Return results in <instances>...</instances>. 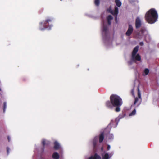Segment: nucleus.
<instances>
[{
    "mask_svg": "<svg viewBox=\"0 0 159 159\" xmlns=\"http://www.w3.org/2000/svg\"><path fill=\"white\" fill-rule=\"evenodd\" d=\"M110 101L106 102L105 105L107 108L112 109L115 107V111L118 112L120 111V107L123 104L122 99L116 94H112L110 97Z\"/></svg>",
    "mask_w": 159,
    "mask_h": 159,
    "instance_id": "nucleus-1",
    "label": "nucleus"
},
{
    "mask_svg": "<svg viewBox=\"0 0 159 159\" xmlns=\"http://www.w3.org/2000/svg\"><path fill=\"white\" fill-rule=\"evenodd\" d=\"M158 18L157 11L153 8L150 9L146 13L145 18L146 20L149 23L152 24L156 22Z\"/></svg>",
    "mask_w": 159,
    "mask_h": 159,
    "instance_id": "nucleus-2",
    "label": "nucleus"
},
{
    "mask_svg": "<svg viewBox=\"0 0 159 159\" xmlns=\"http://www.w3.org/2000/svg\"><path fill=\"white\" fill-rule=\"evenodd\" d=\"M52 20V18H48L45 21L40 23V29L41 30H43L45 29L48 28L49 26V28L52 26L51 25L48 26L49 23L51 22Z\"/></svg>",
    "mask_w": 159,
    "mask_h": 159,
    "instance_id": "nucleus-3",
    "label": "nucleus"
},
{
    "mask_svg": "<svg viewBox=\"0 0 159 159\" xmlns=\"http://www.w3.org/2000/svg\"><path fill=\"white\" fill-rule=\"evenodd\" d=\"M139 47L138 46H136L133 49L132 53V59L134 61L137 60L140 61L141 60V57L139 54L136 55L139 49Z\"/></svg>",
    "mask_w": 159,
    "mask_h": 159,
    "instance_id": "nucleus-4",
    "label": "nucleus"
},
{
    "mask_svg": "<svg viewBox=\"0 0 159 159\" xmlns=\"http://www.w3.org/2000/svg\"><path fill=\"white\" fill-rule=\"evenodd\" d=\"M138 95V98L136 97L135 98V100L134 102V104L136 105L138 103L137 106H139L141 103L142 101V98L141 97V94L140 91L139 90V86L137 87Z\"/></svg>",
    "mask_w": 159,
    "mask_h": 159,
    "instance_id": "nucleus-5",
    "label": "nucleus"
},
{
    "mask_svg": "<svg viewBox=\"0 0 159 159\" xmlns=\"http://www.w3.org/2000/svg\"><path fill=\"white\" fill-rule=\"evenodd\" d=\"M107 11L111 13L114 16H115V20L116 21L117 19V15L118 13V9L116 7H115L114 11L112 10L111 7H110L108 10Z\"/></svg>",
    "mask_w": 159,
    "mask_h": 159,
    "instance_id": "nucleus-6",
    "label": "nucleus"
},
{
    "mask_svg": "<svg viewBox=\"0 0 159 159\" xmlns=\"http://www.w3.org/2000/svg\"><path fill=\"white\" fill-rule=\"evenodd\" d=\"M133 31V29L132 26L130 25H129L128 26V28L127 31L125 33V34L127 36H130Z\"/></svg>",
    "mask_w": 159,
    "mask_h": 159,
    "instance_id": "nucleus-7",
    "label": "nucleus"
},
{
    "mask_svg": "<svg viewBox=\"0 0 159 159\" xmlns=\"http://www.w3.org/2000/svg\"><path fill=\"white\" fill-rule=\"evenodd\" d=\"M141 25V20L139 17H137L135 20V27L136 29L139 28Z\"/></svg>",
    "mask_w": 159,
    "mask_h": 159,
    "instance_id": "nucleus-8",
    "label": "nucleus"
},
{
    "mask_svg": "<svg viewBox=\"0 0 159 159\" xmlns=\"http://www.w3.org/2000/svg\"><path fill=\"white\" fill-rule=\"evenodd\" d=\"M90 159H102V158L99 155L96 153L94 155L90 156Z\"/></svg>",
    "mask_w": 159,
    "mask_h": 159,
    "instance_id": "nucleus-9",
    "label": "nucleus"
},
{
    "mask_svg": "<svg viewBox=\"0 0 159 159\" xmlns=\"http://www.w3.org/2000/svg\"><path fill=\"white\" fill-rule=\"evenodd\" d=\"M54 148L55 150H58L60 148V145L59 144L57 141H55L54 143Z\"/></svg>",
    "mask_w": 159,
    "mask_h": 159,
    "instance_id": "nucleus-10",
    "label": "nucleus"
},
{
    "mask_svg": "<svg viewBox=\"0 0 159 159\" xmlns=\"http://www.w3.org/2000/svg\"><path fill=\"white\" fill-rule=\"evenodd\" d=\"M52 157L53 159H59V155L57 153L54 152L52 154Z\"/></svg>",
    "mask_w": 159,
    "mask_h": 159,
    "instance_id": "nucleus-11",
    "label": "nucleus"
},
{
    "mask_svg": "<svg viewBox=\"0 0 159 159\" xmlns=\"http://www.w3.org/2000/svg\"><path fill=\"white\" fill-rule=\"evenodd\" d=\"M42 143L43 147H44L45 145H49L50 143V142L48 141H46L44 139L43 140Z\"/></svg>",
    "mask_w": 159,
    "mask_h": 159,
    "instance_id": "nucleus-12",
    "label": "nucleus"
},
{
    "mask_svg": "<svg viewBox=\"0 0 159 159\" xmlns=\"http://www.w3.org/2000/svg\"><path fill=\"white\" fill-rule=\"evenodd\" d=\"M104 138V134L103 133H102L99 135V142L101 143L102 142Z\"/></svg>",
    "mask_w": 159,
    "mask_h": 159,
    "instance_id": "nucleus-13",
    "label": "nucleus"
},
{
    "mask_svg": "<svg viewBox=\"0 0 159 159\" xmlns=\"http://www.w3.org/2000/svg\"><path fill=\"white\" fill-rule=\"evenodd\" d=\"M145 32V30L144 29H141L138 33V35L140 36H142L143 34Z\"/></svg>",
    "mask_w": 159,
    "mask_h": 159,
    "instance_id": "nucleus-14",
    "label": "nucleus"
},
{
    "mask_svg": "<svg viewBox=\"0 0 159 159\" xmlns=\"http://www.w3.org/2000/svg\"><path fill=\"white\" fill-rule=\"evenodd\" d=\"M115 2L118 7H120L121 6V3L119 0H115Z\"/></svg>",
    "mask_w": 159,
    "mask_h": 159,
    "instance_id": "nucleus-15",
    "label": "nucleus"
},
{
    "mask_svg": "<svg viewBox=\"0 0 159 159\" xmlns=\"http://www.w3.org/2000/svg\"><path fill=\"white\" fill-rule=\"evenodd\" d=\"M110 157H109L108 153H105L104 155L102 156V159H109Z\"/></svg>",
    "mask_w": 159,
    "mask_h": 159,
    "instance_id": "nucleus-16",
    "label": "nucleus"
},
{
    "mask_svg": "<svg viewBox=\"0 0 159 159\" xmlns=\"http://www.w3.org/2000/svg\"><path fill=\"white\" fill-rule=\"evenodd\" d=\"M108 30V28L106 26H103V32H105V33H107Z\"/></svg>",
    "mask_w": 159,
    "mask_h": 159,
    "instance_id": "nucleus-17",
    "label": "nucleus"
},
{
    "mask_svg": "<svg viewBox=\"0 0 159 159\" xmlns=\"http://www.w3.org/2000/svg\"><path fill=\"white\" fill-rule=\"evenodd\" d=\"M136 112V111L135 109H134L129 114V116H132L134 115L135 114Z\"/></svg>",
    "mask_w": 159,
    "mask_h": 159,
    "instance_id": "nucleus-18",
    "label": "nucleus"
},
{
    "mask_svg": "<svg viewBox=\"0 0 159 159\" xmlns=\"http://www.w3.org/2000/svg\"><path fill=\"white\" fill-rule=\"evenodd\" d=\"M137 61V60H135V61H134L132 59V57L131 58L130 61H128V63L129 65H131L133 62H136V61Z\"/></svg>",
    "mask_w": 159,
    "mask_h": 159,
    "instance_id": "nucleus-19",
    "label": "nucleus"
},
{
    "mask_svg": "<svg viewBox=\"0 0 159 159\" xmlns=\"http://www.w3.org/2000/svg\"><path fill=\"white\" fill-rule=\"evenodd\" d=\"M149 70L148 69L146 68L144 70V73L146 75H147L149 73Z\"/></svg>",
    "mask_w": 159,
    "mask_h": 159,
    "instance_id": "nucleus-20",
    "label": "nucleus"
},
{
    "mask_svg": "<svg viewBox=\"0 0 159 159\" xmlns=\"http://www.w3.org/2000/svg\"><path fill=\"white\" fill-rule=\"evenodd\" d=\"M112 19L113 18L112 16L111 15H109L108 16L107 18V20L111 21Z\"/></svg>",
    "mask_w": 159,
    "mask_h": 159,
    "instance_id": "nucleus-21",
    "label": "nucleus"
},
{
    "mask_svg": "<svg viewBox=\"0 0 159 159\" xmlns=\"http://www.w3.org/2000/svg\"><path fill=\"white\" fill-rule=\"evenodd\" d=\"M95 4L97 6H98L100 4V1L99 0H95Z\"/></svg>",
    "mask_w": 159,
    "mask_h": 159,
    "instance_id": "nucleus-22",
    "label": "nucleus"
},
{
    "mask_svg": "<svg viewBox=\"0 0 159 159\" xmlns=\"http://www.w3.org/2000/svg\"><path fill=\"white\" fill-rule=\"evenodd\" d=\"M6 102H4V103H3V112H4L5 111V109H6Z\"/></svg>",
    "mask_w": 159,
    "mask_h": 159,
    "instance_id": "nucleus-23",
    "label": "nucleus"
},
{
    "mask_svg": "<svg viewBox=\"0 0 159 159\" xmlns=\"http://www.w3.org/2000/svg\"><path fill=\"white\" fill-rule=\"evenodd\" d=\"M9 150H10L9 148L8 147H7V154H9Z\"/></svg>",
    "mask_w": 159,
    "mask_h": 159,
    "instance_id": "nucleus-24",
    "label": "nucleus"
},
{
    "mask_svg": "<svg viewBox=\"0 0 159 159\" xmlns=\"http://www.w3.org/2000/svg\"><path fill=\"white\" fill-rule=\"evenodd\" d=\"M134 89H133L131 90V94H132V95L133 96H134Z\"/></svg>",
    "mask_w": 159,
    "mask_h": 159,
    "instance_id": "nucleus-25",
    "label": "nucleus"
},
{
    "mask_svg": "<svg viewBox=\"0 0 159 159\" xmlns=\"http://www.w3.org/2000/svg\"><path fill=\"white\" fill-rule=\"evenodd\" d=\"M109 139H113V135L112 134H110L109 135Z\"/></svg>",
    "mask_w": 159,
    "mask_h": 159,
    "instance_id": "nucleus-26",
    "label": "nucleus"
},
{
    "mask_svg": "<svg viewBox=\"0 0 159 159\" xmlns=\"http://www.w3.org/2000/svg\"><path fill=\"white\" fill-rule=\"evenodd\" d=\"M139 44L140 45L142 46L144 45V43L143 42H141L139 43Z\"/></svg>",
    "mask_w": 159,
    "mask_h": 159,
    "instance_id": "nucleus-27",
    "label": "nucleus"
},
{
    "mask_svg": "<svg viewBox=\"0 0 159 159\" xmlns=\"http://www.w3.org/2000/svg\"><path fill=\"white\" fill-rule=\"evenodd\" d=\"M110 146L109 145H108L107 146V150H109L110 149Z\"/></svg>",
    "mask_w": 159,
    "mask_h": 159,
    "instance_id": "nucleus-28",
    "label": "nucleus"
},
{
    "mask_svg": "<svg viewBox=\"0 0 159 159\" xmlns=\"http://www.w3.org/2000/svg\"><path fill=\"white\" fill-rule=\"evenodd\" d=\"M107 23L109 25L111 24V21L107 20Z\"/></svg>",
    "mask_w": 159,
    "mask_h": 159,
    "instance_id": "nucleus-29",
    "label": "nucleus"
},
{
    "mask_svg": "<svg viewBox=\"0 0 159 159\" xmlns=\"http://www.w3.org/2000/svg\"><path fill=\"white\" fill-rule=\"evenodd\" d=\"M7 139H8V141L9 142H10V137L9 136H8Z\"/></svg>",
    "mask_w": 159,
    "mask_h": 159,
    "instance_id": "nucleus-30",
    "label": "nucleus"
},
{
    "mask_svg": "<svg viewBox=\"0 0 159 159\" xmlns=\"http://www.w3.org/2000/svg\"><path fill=\"white\" fill-rule=\"evenodd\" d=\"M101 150H102H102H103V148L102 147V148H101Z\"/></svg>",
    "mask_w": 159,
    "mask_h": 159,
    "instance_id": "nucleus-31",
    "label": "nucleus"
},
{
    "mask_svg": "<svg viewBox=\"0 0 159 159\" xmlns=\"http://www.w3.org/2000/svg\"><path fill=\"white\" fill-rule=\"evenodd\" d=\"M88 159H89V157L88 158Z\"/></svg>",
    "mask_w": 159,
    "mask_h": 159,
    "instance_id": "nucleus-32",
    "label": "nucleus"
},
{
    "mask_svg": "<svg viewBox=\"0 0 159 159\" xmlns=\"http://www.w3.org/2000/svg\"><path fill=\"white\" fill-rule=\"evenodd\" d=\"M1 90V88H0V91Z\"/></svg>",
    "mask_w": 159,
    "mask_h": 159,
    "instance_id": "nucleus-33",
    "label": "nucleus"
}]
</instances>
